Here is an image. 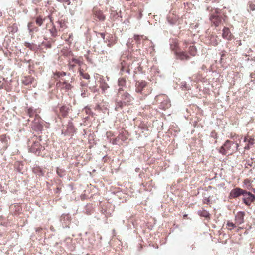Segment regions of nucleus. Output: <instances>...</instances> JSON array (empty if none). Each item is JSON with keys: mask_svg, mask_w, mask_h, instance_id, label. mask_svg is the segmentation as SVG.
I'll return each instance as SVG.
<instances>
[{"mask_svg": "<svg viewBox=\"0 0 255 255\" xmlns=\"http://www.w3.org/2000/svg\"><path fill=\"white\" fill-rule=\"evenodd\" d=\"M245 195H247L248 197H245L243 199L244 203L248 206H250L251 204L255 200V196L250 192L247 191Z\"/></svg>", "mask_w": 255, "mask_h": 255, "instance_id": "obj_11", "label": "nucleus"}, {"mask_svg": "<svg viewBox=\"0 0 255 255\" xmlns=\"http://www.w3.org/2000/svg\"><path fill=\"white\" fill-rule=\"evenodd\" d=\"M57 0L60 2L66 3L67 5H69L70 4V0Z\"/></svg>", "mask_w": 255, "mask_h": 255, "instance_id": "obj_34", "label": "nucleus"}, {"mask_svg": "<svg viewBox=\"0 0 255 255\" xmlns=\"http://www.w3.org/2000/svg\"><path fill=\"white\" fill-rule=\"evenodd\" d=\"M56 85L58 88L66 90H70L72 88L71 85L65 81H59L57 82Z\"/></svg>", "mask_w": 255, "mask_h": 255, "instance_id": "obj_13", "label": "nucleus"}, {"mask_svg": "<svg viewBox=\"0 0 255 255\" xmlns=\"http://www.w3.org/2000/svg\"><path fill=\"white\" fill-rule=\"evenodd\" d=\"M99 35L103 39H105V34L104 33H99Z\"/></svg>", "mask_w": 255, "mask_h": 255, "instance_id": "obj_38", "label": "nucleus"}, {"mask_svg": "<svg viewBox=\"0 0 255 255\" xmlns=\"http://www.w3.org/2000/svg\"><path fill=\"white\" fill-rule=\"evenodd\" d=\"M60 191H61V188H59V187H57V188H56V190L55 193H59V192H60Z\"/></svg>", "mask_w": 255, "mask_h": 255, "instance_id": "obj_41", "label": "nucleus"}, {"mask_svg": "<svg viewBox=\"0 0 255 255\" xmlns=\"http://www.w3.org/2000/svg\"><path fill=\"white\" fill-rule=\"evenodd\" d=\"M59 171H62L61 169H59V168H57V173L59 175V176L61 177L62 176V174H60L59 173Z\"/></svg>", "mask_w": 255, "mask_h": 255, "instance_id": "obj_40", "label": "nucleus"}, {"mask_svg": "<svg viewBox=\"0 0 255 255\" xmlns=\"http://www.w3.org/2000/svg\"><path fill=\"white\" fill-rule=\"evenodd\" d=\"M210 201L209 198H206L204 199V203L208 204Z\"/></svg>", "mask_w": 255, "mask_h": 255, "instance_id": "obj_39", "label": "nucleus"}, {"mask_svg": "<svg viewBox=\"0 0 255 255\" xmlns=\"http://www.w3.org/2000/svg\"><path fill=\"white\" fill-rule=\"evenodd\" d=\"M182 48L183 50H181V48H178L176 44L171 45V48L174 51L177 58L181 60H188L191 56H195L196 55L197 49L193 43L184 41Z\"/></svg>", "mask_w": 255, "mask_h": 255, "instance_id": "obj_1", "label": "nucleus"}, {"mask_svg": "<svg viewBox=\"0 0 255 255\" xmlns=\"http://www.w3.org/2000/svg\"><path fill=\"white\" fill-rule=\"evenodd\" d=\"M80 75L83 78L85 79H89L90 78V75L88 73H86L81 68L79 69Z\"/></svg>", "mask_w": 255, "mask_h": 255, "instance_id": "obj_21", "label": "nucleus"}, {"mask_svg": "<svg viewBox=\"0 0 255 255\" xmlns=\"http://www.w3.org/2000/svg\"><path fill=\"white\" fill-rule=\"evenodd\" d=\"M44 21L45 18L41 16H38L35 18V23L38 26H41Z\"/></svg>", "mask_w": 255, "mask_h": 255, "instance_id": "obj_20", "label": "nucleus"}, {"mask_svg": "<svg viewBox=\"0 0 255 255\" xmlns=\"http://www.w3.org/2000/svg\"><path fill=\"white\" fill-rule=\"evenodd\" d=\"M126 79L125 78H120L118 80V85L120 87H124L126 86Z\"/></svg>", "mask_w": 255, "mask_h": 255, "instance_id": "obj_25", "label": "nucleus"}, {"mask_svg": "<svg viewBox=\"0 0 255 255\" xmlns=\"http://www.w3.org/2000/svg\"><path fill=\"white\" fill-rule=\"evenodd\" d=\"M217 45V42H216L215 44L214 45V46H216Z\"/></svg>", "mask_w": 255, "mask_h": 255, "instance_id": "obj_47", "label": "nucleus"}, {"mask_svg": "<svg viewBox=\"0 0 255 255\" xmlns=\"http://www.w3.org/2000/svg\"><path fill=\"white\" fill-rule=\"evenodd\" d=\"M254 192L255 193V189H254Z\"/></svg>", "mask_w": 255, "mask_h": 255, "instance_id": "obj_49", "label": "nucleus"}, {"mask_svg": "<svg viewBox=\"0 0 255 255\" xmlns=\"http://www.w3.org/2000/svg\"><path fill=\"white\" fill-rule=\"evenodd\" d=\"M236 227L235 224L231 222L230 221H228L227 223V227L229 230H232Z\"/></svg>", "mask_w": 255, "mask_h": 255, "instance_id": "obj_31", "label": "nucleus"}, {"mask_svg": "<svg viewBox=\"0 0 255 255\" xmlns=\"http://www.w3.org/2000/svg\"><path fill=\"white\" fill-rule=\"evenodd\" d=\"M245 193H247V191L244 190L240 188H236L232 189L229 194V198H235L241 195H245Z\"/></svg>", "mask_w": 255, "mask_h": 255, "instance_id": "obj_8", "label": "nucleus"}, {"mask_svg": "<svg viewBox=\"0 0 255 255\" xmlns=\"http://www.w3.org/2000/svg\"><path fill=\"white\" fill-rule=\"evenodd\" d=\"M234 143L232 141L227 140L220 148L219 152L223 155H226L227 153L232 154L237 150L239 147L238 144L237 143L235 148H232L231 146Z\"/></svg>", "mask_w": 255, "mask_h": 255, "instance_id": "obj_6", "label": "nucleus"}, {"mask_svg": "<svg viewBox=\"0 0 255 255\" xmlns=\"http://www.w3.org/2000/svg\"><path fill=\"white\" fill-rule=\"evenodd\" d=\"M83 64V59L82 57H79L78 58L73 57L72 59L69 60L68 65L69 68L73 69L76 65L81 66Z\"/></svg>", "mask_w": 255, "mask_h": 255, "instance_id": "obj_10", "label": "nucleus"}, {"mask_svg": "<svg viewBox=\"0 0 255 255\" xmlns=\"http://www.w3.org/2000/svg\"><path fill=\"white\" fill-rule=\"evenodd\" d=\"M167 20L171 24H174L176 23L178 19V17L174 14H170L167 16Z\"/></svg>", "mask_w": 255, "mask_h": 255, "instance_id": "obj_17", "label": "nucleus"}, {"mask_svg": "<svg viewBox=\"0 0 255 255\" xmlns=\"http://www.w3.org/2000/svg\"><path fill=\"white\" fill-rule=\"evenodd\" d=\"M245 149L248 150L249 149V145L245 147Z\"/></svg>", "mask_w": 255, "mask_h": 255, "instance_id": "obj_45", "label": "nucleus"}, {"mask_svg": "<svg viewBox=\"0 0 255 255\" xmlns=\"http://www.w3.org/2000/svg\"><path fill=\"white\" fill-rule=\"evenodd\" d=\"M209 19L215 27H218L221 24L222 18L221 15H220L219 10L216 9L212 11Z\"/></svg>", "mask_w": 255, "mask_h": 255, "instance_id": "obj_7", "label": "nucleus"}, {"mask_svg": "<svg viewBox=\"0 0 255 255\" xmlns=\"http://www.w3.org/2000/svg\"><path fill=\"white\" fill-rule=\"evenodd\" d=\"M245 213L243 211H240L237 212L235 216V224L238 225H241L244 222V216Z\"/></svg>", "mask_w": 255, "mask_h": 255, "instance_id": "obj_12", "label": "nucleus"}, {"mask_svg": "<svg viewBox=\"0 0 255 255\" xmlns=\"http://www.w3.org/2000/svg\"><path fill=\"white\" fill-rule=\"evenodd\" d=\"M70 108L68 106L63 105L59 109V114L63 118L67 116Z\"/></svg>", "mask_w": 255, "mask_h": 255, "instance_id": "obj_15", "label": "nucleus"}, {"mask_svg": "<svg viewBox=\"0 0 255 255\" xmlns=\"http://www.w3.org/2000/svg\"><path fill=\"white\" fill-rule=\"evenodd\" d=\"M93 12L95 17L97 18L99 20L104 21L105 20V16L101 10L94 8Z\"/></svg>", "mask_w": 255, "mask_h": 255, "instance_id": "obj_16", "label": "nucleus"}, {"mask_svg": "<svg viewBox=\"0 0 255 255\" xmlns=\"http://www.w3.org/2000/svg\"><path fill=\"white\" fill-rule=\"evenodd\" d=\"M135 91L136 92L147 96L152 92V89L148 85L147 82L145 81H137L135 83Z\"/></svg>", "mask_w": 255, "mask_h": 255, "instance_id": "obj_4", "label": "nucleus"}, {"mask_svg": "<svg viewBox=\"0 0 255 255\" xmlns=\"http://www.w3.org/2000/svg\"><path fill=\"white\" fill-rule=\"evenodd\" d=\"M116 43V40H115L113 43H109L107 44V46L109 47H111L112 46H113L114 44H115Z\"/></svg>", "mask_w": 255, "mask_h": 255, "instance_id": "obj_37", "label": "nucleus"}, {"mask_svg": "<svg viewBox=\"0 0 255 255\" xmlns=\"http://www.w3.org/2000/svg\"><path fill=\"white\" fill-rule=\"evenodd\" d=\"M243 184L248 189H251L252 188L251 182L248 179H245L243 181Z\"/></svg>", "mask_w": 255, "mask_h": 255, "instance_id": "obj_23", "label": "nucleus"}, {"mask_svg": "<svg viewBox=\"0 0 255 255\" xmlns=\"http://www.w3.org/2000/svg\"><path fill=\"white\" fill-rule=\"evenodd\" d=\"M41 118L38 114H35V118L32 123V127L34 130L40 131L42 129L43 126L40 123Z\"/></svg>", "mask_w": 255, "mask_h": 255, "instance_id": "obj_9", "label": "nucleus"}, {"mask_svg": "<svg viewBox=\"0 0 255 255\" xmlns=\"http://www.w3.org/2000/svg\"><path fill=\"white\" fill-rule=\"evenodd\" d=\"M41 137L40 136H34L28 141V146L30 152L39 155L41 150L44 149V147L41 145L40 142Z\"/></svg>", "mask_w": 255, "mask_h": 255, "instance_id": "obj_3", "label": "nucleus"}, {"mask_svg": "<svg viewBox=\"0 0 255 255\" xmlns=\"http://www.w3.org/2000/svg\"><path fill=\"white\" fill-rule=\"evenodd\" d=\"M123 91L122 88H119V91L118 93V97H120L121 99H117L116 101V107L115 110L118 111L119 110V109H122L124 106L128 104L131 101L132 97L130 95L125 92L122 94L121 91Z\"/></svg>", "mask_w": 255, "mask_h": 255, "instance_id": "obj_2", "label": "nucleus"}, {"mask_svg": "<svg viewBox=\"0 0 255 255\" xmlns=\"http://www.w3.org/2000/svg\"><path fill=\"white\" fill-rule=\"evenodd\" d=\"M34 78L30 76H26L22 80V83L25 85H28L33 83Z\"/></svg>", "mask_w": 255, "mask_h": 255, "instance_id": "obj_18", "label": "nucleus"}, {"mask_svg": "<svg viewBox=\"0 0 255 255\" xmlns=\"http://www.w3.org/2000/svg\"><path fill=\"white\" fill-rule=\"evenodd\" d=\"M27 113L30 117H32L34 116L35 117V114H37V113H36L35 111L33 110L32 108H28Z\"/></svg>", "mask_w": 255, "mask_h": 255, "instance_id": "obj_24", "label": "nucleus"}, {"mask_svg": "<svg viewBox=\"0 0 255 255\" xmlns=\"http://www.w3.org/2000/svg\"><path fill=\"white\" fill-rule=\"evenodd\" d=\"M8 30L12 33L16 32L18 31L17 25L16 23L13 24L8 27Z\"/></svg>", "mask_w": 255, "mask_h": 255, "instance_id": "obj_22", "label": "nucleus"}, {"mask_svg": "<svg viewBox=\"0 0 255 255\" xmlns=\"http://www.w3.org/2000/svg\"><path fill=\"white\" fill-rule=\"evenodd\" d=\"M121 71L122 72H124V68L123 66L122 67L121 69Z\"/></svg>", "mask_w": 255, "mask_h": 255, "instance_id": "obj_44", "label": "nucleus"}, {"mask_svg": "<svg viewBox=\"0 0 255 255\" xmlns=\"http://www.w3.org/2000/svg\"><path fill=\"white\" fill-rule=\"evenodd\" d=\"M248 5L249 9L251 11H254L255 10V4L252 2H249Z\"/></svg>", "mask_w": 255, "mask_h": 255, "instance_id": "obj_32", "label": "nucleus"}, {"mask_svg": "<svg viewBox=\"0 0 255 255\" xmlns=\"http://www.w3.org/2000/svg\"><path fill=\"white\" fill-rule=\"evenodd\" d=\"M225 56V54L223 52L221 55V61L222 60L223 57H224Z\"/></svg>", "mask_w": 255, "mask_h": 255, "instance_id": "obj_42", "label": "nucleus"}, {"mask_svg": "<svg viewBox=\"0 0 255 255\" xmlns=\"http://www.w3.org/2000/svg\"><path fill=\"white\" fill-rule=\"evenodd\" d=\"M28 28L29 29V32H33L34 31H37V29L36 27H34L33 26V22H29L28 24Z\"/></svg>", "mask_w": 255, "mask_h": 255, "instance_id": "obj_28", "label": "nucleus"}, {"mask_svg": "<svg viewBox=\"0 0 255 255\" xmlns=\"http://www.w3.org/2000/svg\"><path fill=\"white\" fill-rule=\"evenodd\" d=\"M126 1H130L131 0H126Z\"/></svg>", "mask_w": 255, "mask_h": 255, "instance_id": "obj_48", "label": "nucleus"}, {"mask_svg": "<svg viewBox=\"0 0 255 255\" xmlns=\"http://www.w3.org/2000/svg\"><path fill=\"white\" fill-rule=\"evenodd\" d=\"M67 22L65 19H59L56 22V24L53 26L51 29L49 30L51 36L56 37L58 36V32L63 31L67 28Z\"/></svg>", "mask_w": 255, "mask_h": 255, "instance_id": "obj_5", "label": "nucleus"}, {"mask_svg": "<svg viewBox=\"0 0 255 255\" xmlns=\"http://www.w3.org/2000/svg\"><path fill=\"white\" fill-rule=\"evenodd\" d=\"M25 46L28 48L30 50H34L35 48V45L33 43H31L29 42H25L24 43Z\"/></svg>", "mask_w": 255, "mask_h": 255, "instance_id": "obj_30", "label": "nucleus"}, {"mask_svg": "<svg viewBox=\"0 0 255 255\" xmlns=\"http://www.w3.org/2000/svg\"><path fill=\"white\" fill-rule=\"evenodd\" d=\"M119 140H120V139H119V138H118V136H117V137H116V138H115L113 140L112 144H117Z\"/></svg>", "mask_w": 255, "mask_h": 255, "instance_id": "obj_36", "label": "nucleus"}, {"mask_svg": "<svg viewBox=\"0 0 255 255\" xmlns=\"http://www.w3.org/2000/svg\"><path fill=\"white\" fill-rule=\"evenodd\" d=\"M165 101V103H165L166 105L162 107L163 109L168 108L170 106V104L169 102H168V101L167 100H166Z\"/></svg>", "mask_w": 255, "mask_h": 255, "instance_id": "obj_35", "label": "nucleus"}, {"mask_svg": "<svg viewBox=\"0 0 255 255\" xmlns=\"http://www.w3.org/2000/svg\"><path fill=\"white\" fill-rule=\"evenodd\" d=\"M118 136V138H119V139L121 140L122 141H124L127 140L128 137V134L126 132V131H122L120 133V134Z\"/></svg>", "mask_w": 255, "mask_h": 255, "instance_id": "obj_19", "label": "nucleus"}, {"mask_svg": "<svg viewBox=\"0 0 255 255\" xmlns=\"http://www.w3.org/2000/svg\"><path fill=\"white\" fill-rule=\"evenodd\" d=\"M134 40L138 43H140V41L142 39V40H145L146 38V37L144 36V35H134Z\"/></svg>", "mask_w": 255, "mask_h": 255, "instance_id": "obj_27", "label": "nucleus"}, {"mask_svg": "<svg viewBox=\"0 0 255 255\" xmlns=\"http://www.w3.org/2000/svg\"><path fill=\"white\" fill-rule=\"evenodd\" d=\"M126 73L129 74L130 73V70L129 69H126Z\"/></svg>", "mask_w": 255, "mask_h": 255, "instance_id": "obj_43", "label": "nucleus"}, {"mask_svg": "<svg viewBox=\"0 0 255 255\" xmlns=\"http://www.w3.org/2000/svg\"><path fill=\"white\" fill-rule=\"evenodd\" d=\"M187 216V215H184V218H186Z\"/></svg>", "mask_w": 255, "mask_h": 255, "instance_id": "obj_46", "label": "nucleus"}, {"mask_svg": "<svg viewBox=\"0 0 255 255\" xmlns=\"http://www.w3.org/2000/svg\"><path fill=\"white\" fill-rule=\"evenodd\" d=\"M55 76H56L57 78H60L61 77L65 76L66 75V72H56L54 74Z\"/></svg>", "mask_w": 255, "mask_h": 255, "instance_id": "obj_33", "label": "nucleus"}, {"mask_svg": "<svg viewBox=\"0 0 255 255\" xmlns=\"http://www.w3.org/2000/svg\"><path fill=\"white\" fill-rule=\"evenodd\" d=\"M199 215L205 218H209L210 216L209 213L205 210L200 211Z\"/></svg>", "mask_w": 255, "mask_h": 255, "instance_id": "obj_29", "label": "nucleus"}, {"mask_svg": "<svg viewBox=\"0 0 255 255\" xmlns=\"http://www.w3.org/2000/svg\"><path fill=\"white\" fill-rule=\"evenodd\" d=\"M222 37L227 40H231L233 38V35L231 34L230 29L227 27H224L222 30Z\"/></svg>", "mask_w": 255, "mask_h": 255, "instance_id": "obj_14", "label": "nucleus"}, {"mask_svg": "<svg viewBox=\"0 0 255 255\" xmlns=\"http://www.w3.org/2000/svg\"><path fill=\"white\" fill-rule=\"evenodd\" d=\"M244 141L245 142H248V145H253L254 144V139L252 137L248 138L247 136H245L244 137Z\"/></svg>", "mask_w": 255, "mask_h": 255, "instance_id": "obj_26", "label": "nucleus"}]
</instances>
